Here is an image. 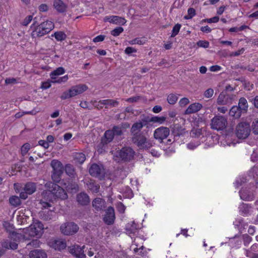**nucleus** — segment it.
Returning <instances> with one entry per match:
<instances>
[{
    "label": "nucleus",
    "instance_id": "53",
    "mask_svg": "<svg viewBox=\"0 0 258 258\" xmlns=\"http://www.w3.org/2000/svg\"><path fill=\"white\" fill-rule=\"evenodd\" d=\"M200 145V142L199 141L197 142H191L187 144V147L188 149L190 150H194L196 149L197 147H198Z\"/></svg>",
    "mask_w": 258,
    "mask_h": 258
},
{
    "label": "nucleus",
    "instance_id": "13",
    "mask_svg": "<svg viewBox=\"0 0 258 258\" xmlns=\"http://www.w3.org/2000/svg\"><path fill=\"white\" fill-rule=\"evenodd\" d=\"M105 205V200L100 198H95L92 202L93 207L97 211H103L106 207Z\"/></svg>",
    "mask_w": 258,
    "mask_h": 258
},
{
    "label": "nucleus",
    "instance_id": "43",
    "mask_svg": "<svg viewBox=\"0 0 258 258\" xmlns=\"http://www.w3.org/2000/svg\"><path fill=\"white\" fill-rule=\"evenodd\" d=\"M250 208L251 207L250 206H249L248 205L245 204H242L239 207V210H240V212L242 214L246 215L249 213Z\"/></svg>",
    "mask_w": 258,
    "mask_h": 258
},
{
    "label": "nucleus",
    "instance_id": "1",
    "mask_svg": "<svg viewBox=\"0 0 258 258\" xmlns=\"http://www.w3.org/2000/svg\"><path fill=\"white\" fill-rule=\"evenodd\" d=\"M45 188L48 190L42 193V199L40 201V204L42 208H47L51 206L49 202L51 201V197L53 196L55 198L64 200L68 198L66 191L58 184L53 182L49 181L45 183Z\"/></svg>",
    "mask_w": 258,
    "mask_h": 258
},
{
    "label": "nucleus",
    "instance_id": "19",
    "mask_svg": "<svg viewBox=\"0 0 258 258\" xmlns=\"http://www.w3.org/2000/svg\"><path fill=\"white\" fill-rule=\"evenodd\" d=\"M9 237L12 241H13V242H15L16 243L21 240H27L28 239V237L25 233L21 234L16 232H12L10 233Z\"/></svg>",
    "mask_w": 258,
    "mask_h": 258
},
{
    "label": "nucleus",
    "instance_id": "27",
    "mask_svg": "<svg viewBox=\"0 0 258 258\" xmlns=\"http://www.w3.org/2000/svg\"><path fill=\"white\" fill-rule=\"evenodd\" d=\"M53 6L59 13H63L66 11L67 6L61 0H54Z\"/></svg>",
    "mask_w": 258,
    "mask_h": 258
},
{
    "label": "nucleus",
    "instance_id": "45",
    "mask_svg": "<svg viewBox=\"0 0 258 258\" xmlns=\"http://www.w3.org/2000/svg\"><path fill=\"white\" fill-rule=\"evenodd\" d=\"M166 120V117L164 116H154L150 117L151 122H158L160 124L163 123Z\"/></svg>",
    "mask_w": 258,
    "mask_h": 258
},
{
    "label": "nucleus",
    "instance_id": "23",
    "mask_svg": "<svg viewBox=\"0 0 258 258\" xmlns=\"http://www.w3.org/2000/svg\"><path fill=\"white\" fill-rule=\"evenodd\" d=\"M203 106L199 103H195L190 104L188 108L185 111V113L186 114H189L194 113L199 111Z\"/></svg>",
    "mask_w": 258,
    "mask_h": 258
},
{
    "label": "nucleus",
    "instance_id": "2",
    "mask_svg": "<svg viewBox=\"0 0 258 258\" xmlns=\"http://www.w3.org/2000/svg\"><path fill=\"white\" fill-rule=\"evenodd\" d=\"M35 23L31 26V28L34 27L31 32L33 38L41 37L50 32L54 27V24L50 21H46L35 26Z\"/></svg>",
    "mask_w": 258,
    "mask_h": 258
},
{
    "label": "nucleus",
    "instance_id": "48",
    "mask_svg": "<svg viewBox=\"0 0 258 258\" xmlns=\"http://www.w3.org/2000/svg\"><path fill=\"white\" fill-rule=\"evenodd\" d=\"M187 13L188 15L184 17V18L186 20L190 19L196 15V11L192 8L188 9Z\"/></svg>",
    "mask_w": 258,
    "mask_h": 258
},
{
    "label": "nucleus",
    "instance_id": "60",
    "mask_svg": "<svg viewBox=\"0 0 258 258\" xmlns=\"http://www.w3.org/2000/svg\"><path fill=\"white\" fill-rule=\"evenodd\" d=\"M219 18L218 16L214 17L212 18L206 19L204 20L205 22H207L208 23H217L218 22Z\"/></svg>",
    "mask_w": 258,
    "mask_h": 258
},
{
    "label": "nucleus",
    "instance_id": "18",
    "mask_svg": "<svg viewBox=\"0 0 258 258\" xmlns=\"http://www.w3.org/2000/svg\"><path fill=\"white\" fill-rule=\"evenodd\" d=\"M239 195L240 198L245 201H251L254 199V195L252 191L246 189H243L240 190Z\"/></svg>",
    "mask_w": 258,
    "mask_h": 258
},
{
    "label": "nucleus",
    "instance_id": "7",
    "mask_svg": "<svg viewBox=\"0 0 258 258\" xmlns=\"http://www.w3.org/2000/svg\"><path fill=\"white\" fill-rule=\"evenodd\" d=\"M227 124V121L226 118L223 116L217 115L212 119L211 127L212 129L220 131L224 129Z\"/></svg>",
    "mask_w": 258,
    "mask_h": 258
},
{
    "label": "nucleus",
    "instance_id": "29",
    "mask_svg": "<svg viewBox=\"0 0 258 258\" xmlns=\"http://www.w3.org/2000/svg\"><path fill=\"white\" fill-rule=\"evenodd\" d=\"M36 190V185L35 183L29 182L26 183L24 187V190H25L29 195H32Z\"/></svg>",
    "mask_w": 258,
    "mask_h": 258
},
{
    "label": "nucleus",
    "instance_id": "25",
    "mask_svg": "<svg viewBox=\"0 0 258 258\" xmlns=\"http://www.w3.org/2000/svg\"><path fill=\"white\" fill-rule=\"evenodd\" d=\"M29 257L30 258H47V255L43 250L35 249L30 252Z\"/></svg>",
    "mask_w": 258,
    "mask_h": 258
},
{
    "label": "nucleus",
    "instance_id": "12",
    "mask_svg": "<svg viewBox=\"0 0 258 258\" xmlns=\"http://www.w3.org/2000/svg\"><path fill=\"white\" fill-rule=\"evenodd\" d=\"M85 246L81 247L79 245H74L69 247V251L71 253L78 258H85L86 255L84 253L83 249Z\"/></svg>",
    "mask_w": 258,
    "mask_h": 258
},
{
    "label": "nucleus",
    "instance_id": "8",
    "mask_svg": "<svg viewBox=\"0 0 258 258\" xmlns=\"http://www.w3.org/2000/svg\"><path fill=\"white\" fill-rule=\"evenodd\" d=\"M60 229L64 235H72L78 232L79 227L74 222H68L62 224Z\"/></svg>",
    "mask_w": 258,
    "mask_h": 258
},
{
    "label": "nucleus",
    "instance_id": "44",
    "mask_svg": "<svg viewBox=\"0 0 258 258\" xmlns=\"http://www.w3.org/2000/svg\"><path fill=\"white\" fill-rule=\"evenodd\" d=\"M178 99V96L174 94H170L167 96V101L170 104H174Z\"/></svg>",
    "mask_w": 258,
    "mask_h": 258
},
{
    "label": "nucleus",
    "instance_id": "22",
    "mask_svg": "<svg viewBox=\"0 0 258 258\" xmlns=\"http://www.w3.org/2000/svg\"><path fill=\"white\" fill-rule=\"evenodd\" d=\"M64 185L67 190L71 193H76L79 190V185L73 181L67 183H64Z\"/></svg>",
    "mask_w": 258,
    "mask_h": 258
},
{
    "label": "nucleus",
    "instance_id": "36",
    "mask_svg": "<svg viewBox=\"0 0 258 258\" xmlns=\"http://www.w3.org/2000/svg\"><path fill=\"white\" fill-rule=\"evenodd\" d=\"M65 70L63 67H59L54 70L50 73V76L52 80H55L57 78V76L64 74Z\"/></svg>",
    "mask_w": 258,
    "mask_h": 258
},
{
    "label": "nucleus",
    "instance_id": "47",
    "mask_svg": "<svg viewBox=\"0 0 258 258\" xmlns=\"http://www.w3.org/2000/svg\"><path fill=\"white\" fill-rule=\"evenodd\" d=\"M181 26V25L180 24H176L174 26L172 31V34L171 35V37H174L176 35L178 34L180 29Z\"/></svg>",
    "mask_w": 258,
    "mask_h": 258
},
{
    "label": "nucleus",
    "instance_id": "11",
    "mask_svg": "<svg viewBox=\"0 0 258 258\" xmlns=\"http://www.w3.org/2000/svg\"><path fill=\"white\" fill-rule=\"evenodd\" d=\"M115 218L114 209L112 207L110 206L106 211L103 221L107 225H112L114 222Z\"/></svg>",
    "mask_w": 258,
    "mask_h": 258
},
{
    "label": "nucleus",
    "instance_id": "37",
    "mask_svg": "<svg viewBox=\"0 0 258 258\" xmlns=\"http://www.w3.org/2000/svg\"><path fill=\"white\" fill-rule=\"evenodd\" d=\"M154 144L153 140H148L147 137L145 141L143 142L142 145H140L138 147L140 149L148 150L152 147Z\"/></svg>",
    "mask_w": 258,
    "mask_h": 258
},
{
    "label": "nucleus",
    "instance_id": "33",
    "mask_svg": "<svg viewBox=\"0 0 258 258\" xmlns=\"http://www.w3.org/2000/svg\"><path fill=\"white\" fill-rule=\"evenodd\" d=\"M74 160L76 163L82 164L86 160V156L83 153H75L74 155Z\"/></svg>",
    "mask_w": 258,
    "mask_h": 258
},
{
    "label": "nucleus",
    "instance_id": "54",
    "mask_svg": "<svg viewBox=\"0 0 258 258\" xmlns=\"http://www.w3.org/2000/svg\"><path fill=\"white\" fill-rule=\"evenodd\" d=\"M150 122H151L150 120V117L148 116L144 117L141 121H139V123L143 125V127L144 126H147L148 127V123Z\"/></svg>",
    "mask_w": 258,
    "mask_h": 258
},
{
    "label": "nucleus",
    "instance_id": "58",
    "mask_svg": "<svg viewBox=\"0 0 258 258\" xmlns=\"http://www.w3.org/2000/svg\"><path fill=\"white\" fill-rule=\"evenodd\" d=\"M33 17L32 16L29 15L27 17H26L23 21L22 22V25L25 26H27L30 22L32 20Z\"/></svg>",
    "mask_w": 258,
    "mask_h": 258
},
{
    "label": "nucleus",
    "instance_id": "32",
    "mask_svg": "<svg viewBox=\"0 0 258 258\" xmlns=\"http://www.w3.org/2000/svg\"><path fill=\"white\" fill-rule=\"evenodd\" d=\"M63 173V171H52L51 174V179L54 182L53 183L57 184L59 183L61 179V176Z\"/></svg>",
    "mask_w": 258,
    "mask_h": 258
},
{
    "label": "nucleus",
    "instance_id": "30",
    "mask_svg": "<svg viewBox=\"0 0 258 258\" xmlns=\"http://www.w3.org/2000/svg\"><path fill=\"white\" fill-rule=\"evenodd\" d=\"M242 113H244L243 111H241V109L237 106H233L229 111L230 115L234 117L235 118H239Z\"/></svg>",
    "mask_w": 258,
    "mask_h": 258
},
{
    "label": "nucleus",
    "instance_id": "6",
    "mask_svg": "<svg viewBox=\"0 0 258 258\" xmlns=\"http://www.w3.org/2000/svg\"><path fill=\"white\" fill-rule=\"evenodd\" d=\"M236 135L239 139H244L248 137L251 132L249 123L241 122L237 124L236 128Z\"/></svg>",
    "mask_w": 258,
    "mask_h": 258
},
{
    "label": "nucleus",
    "instance_id": "49",
    "mask_svg": "<svg viewBox=\"0 0 258 258\" xmlns=\"http://www.w3.org/2000/svg\"><path fill=\"white\" fill-rule=\"evenodd\" d=\"M202 134V129L194 128L191 131L190 135L193 138L199 137Z\"/></svg>",
    "mask_w": 258,
    "mask_h": 258
},
{
    "label": "nucleus",
    "instance_id": "21",
    "mask_svg": "<svg viewBox=\"0 0 258 258\" xmlns=\"http://www.w3.org/2000/svg\"><path fill=\"white\" fill-rule=\"evenodd\" d=\"M53 212L50 210L41 211L39 212V217L43 221H49L51 220L53 216Z\"/></svg>",
    "mask_w": 258,
    "mask_h": 258
},
{
    "label": "nucleus",
    "instance_id": "41",
    "mask_svg": "<svg viewBox=\"0 0 258 258\" xmlns=\"http://www.w3.org/2000/svg\"><path fill=\"white\" fill-rule=\"evenodd\" d=\"M226 94L224 92H221L218 98H217V103L219 105H223L227 104L228 102L227 98L226 99Z\"/></svg>",
    "mask_w": 258,
    "mask_h": 258
},
{
    "label": "nucleus",
    "instance_id": "42",
    "mask_svg": "<svg viewBox=\"0 0 258 258\" xmlns=\"http://www.w3.org/2000/svg\"><path fill=\"white\" fill-rule=\"evenodd\" d=\"M64 169L67 174L70 176H73L75 173V170L74 166L70 164H67L65 166Z\"/></svg>",
    "mask_w": 258,
    "mask_h": 258
},
{
    "label": "nucleus",
    "instance_id": "57",
    "mask_svg": "<svg viewBox=\"0 0 258 258\" xmlns=\"http://www.w3.org/2000/svg\"><path fill=\"white\" fill-rule=\"evenodd\" d=\"M252 130L254 134H258V120H255L253 121Z\"/></svg>",
    "mask_w": 258,
    "mask_h": 258
},
{
    "label": "nucleus",
    "instance_id": "63",
    "mask_svg": "<svg viewBox=\"0 0 258 258\" xmlns=\"http://www.w3.org/2000/svg\"><path fill=\"white\" fill-rule=\"evenodd\" d=\"M17 82L16 79L14 78H9L5 80V83L6 84H14Z\"/></svg>",
    "mask_w": 258,
    "mask_h": 258
},
{
    "label": "nucleus",
    "instance_id": "5",
    "mask_svg": "<svg viewBox=\"0 0 258 258\" xmlns=\"http://www.w3.org/2000/svg\"><path fill=\"white\" fill-rule=\"evenodd\" d=\"M24 232L27 236L40 237L43 232V225L40 222L36 223L24 230Z\"/></svg>",
    "mask_w": 258,
    "mask_h": 258
},
{
    "label": "nucleus",
    "instance_id": "28",
    "mask_svg": "<svg viewBox=\"0 0 258 258\" xmlns=\"http://www.w3.org/2000/svg\"><path fill=\"white\" fill-rule=\"evenodd\" d=\"M98 103L101 105H105L106 108H108L109 106L116 107L119 104V102L117 100L113 99L101 100L99 101Z\"/></svg>",
    "mask_w": 258,
    "mask_h": 258
},
{
    "label": "nucleus",
    "instance_id": "62",
    "mask_svg": "<svg viewBox=\"0 0 258 258\" xmlns=\"http://www.w3.org/2000/svg\"><path fill=\"white\" fill-rule=\"evenodd\" d=\"M124 52L127 54H131L132 53L137 52V50L132 47H127L125 48Z\"/></svg>",
    "mask_w": 258,
    "mask_h": 258
},
{
    "label": "nucleus",
    "instance_id": "31",
    "mask_svg": "<svg viewBox=\"0 0 258 258\" xmlns=\"http://www.w3.org/2000/svg\"><path fill=\"white\" fill-rule=\"evenodd\" d=\"M237 106L241 109V111H243L244 113H246L248 107L246 99L244 97H241L239 100Z\"/></svg>",
    "mask_w": 258,
    "mask_h": 258
},
{
    "label": "nucleus",
    "instance_id": "40",
    "mask_svg": "<svg viewBox=\"0 0 258 258\" xmlns=\"http://www.w3.org/2000/svg\"><path fill=\"white\" fill-rule=\"evenodd\" d=\"M9 202L11 205L16 207L19 206L21 204V201L17 196H12L9 199Z\"/></svg>",
    "mask_w": 258,
    "mask_h": 258
},
{
    "label": "nucleus",
    "instance_id": "24",
    "mask_svg": "<svg viewBox=\"0 0 258 258\" xmlns=\"http://www.w3.org/2000/svg\"><path fill=\"white\" fill-rule=\"evenodd\" d=\"M86 184L88 189L91 190L92 192L97 193L99 190V185L97 184L96 182L92 179L86 180Z\"/></svg>",
    "mask_w": 258,
    "mask_h": 258
},
{
    "label": "nucleus",
    "instance_id": "9",
    "mask_svg": "<svg viewBox=\"0 0 258 258\" xmlns=\"http://www.w3.org/2000/svg\"><path fill=\"white\" fill-rule=\"evenodd\" d=\"M89 173L93 177L100 178L104 176L105 170L104 167L101 164H92L89 168Z\"/></svg>",
    "mask_w": 258,
    "mask_h": 258
},
{
    "label": "nucleus",
    "instance_id": "20",
    "mask_svg": "<svg viewBox=\"0 0 258 258\" xmlns=\"http://www.w3.org/2000/svg\"><path fill=\"white\" fill-rule=\"evenodd\" d=\"M50 246L56 250H61L66 247V243L61 239H57L50 242Z\"/></svg>",
    "mask_w": 258,
    "mask_h": 258
},
{
    "label": "nucleus",
    "instance_id": "38",
    "mask_svg": "<svg viewBox=\"0 0 258 258\" xmlns=\"http://www.w3.org/2000/svg\"><path fill=\"white\" fill-rule=\"evenodd\" d=\"M111 20L112 23L119 25H124L126 23V20L124 18L117 16H111Z\"/></svg>",
    "mask_w": 258,
    "mask_h": 258
},
{
    "label": "nucleus",
    "instance_id": "56",
    "mask_svg": "<svg viewBox=\"0 0 258 258\" xmlns=\"http://www.w3.org/2000/svg\"><path fill=\"white\" fill-rule=\"evenodd\" d=\"M71 97H73V96H72L71 93H70V89L68 91L64 92L60 96V98L62 100L67 99Z\"/></svg>",
    "mask_w": 258,
    "mask_h": 258
},
{
    "label": "nucleus",
    "instance_id": "17",
    "mask_svg": "<svg viewBox=\"0 0 258 258\" xmlns=\"http://www.w3.org/2000/svg\"><path fill=\"white\" fill-rule=\"evenodd\" d=\"M125 230L131 237L132 235H136L138 233V228L134 222L127 223L125 225Z\"/></svg>",
    "mask_w": 258,
    "mask_h": 258
},
{
    "label": "nucleus",
    "instance_id": "50",
    "mask_svg": "<svg viewBox=\"0 0 258 258\" xmlns=\"http://www.w3.org/2000/svg\"><path fill=\"white\" fill-rule=\"evenodd\" d=\"M123 31V28L121 27H118L111 31V34L114 36H118Z\"/></svg>",
    "mask_w": 258,
    "mask_h": 258
},
{
    "label": "nucleus",
    "instance_id": "46",
    "mask_svg": "<svg viewBox=\"0 0 258 258\" xmlns=\"http://www.w3.org/2000/svg\"><path fill=\"white\" fill-rule=\"evenodd\" d=\"M30 149V145L29 143L24 144L21 147V152L23 156H24Z\"/></svg>",
    "mask_w": 258,
    "mask_h": 258
},
{
    "label": "nucleus",
    "instance_id": "34",
    "mask_svg": "<svg viewBox=\"0 0 258 258\" xmlns=\"http://www.w3.org/2000/svg\"><path fill=\"white\" fill-rule=\"evenodd\" d=\"M51 166L52 168V171H63V167L61 162L57 160H53L51 162Z\"/></svg>",
    "mask_w": 258,
    "mask_h": 258
},
{
    "label": "nucleus",
    "instance_id": "61",
    "mask_svg": "<svg viewBox=\"0 0 258 258\" xmlns=\"http://www.w3.org/2000/svg\"><path fill=\"white\" fill-rule=\"evenodd\" d=\"M40 243V242L39 240L38 239H35L29 242L27 245H31L34 247H37L39 246Z\"/></svg>",
    "mask_w": 258,
    "mask_h": 258
},
{
    "label": "nucleus",
    "instance_id": "3",
    "mask_svg": "<svg viewBox=\"0 0 258 258\" xmlns=\"http://www.w3.org/2000/svg\"><path fill=\"white\" fill-rule=\"evenodd\" d=\"M123 134L122 127L120 125L114 126L111 130H108L104 133L99 146L105 148V146L111 142L114 138H117Z\"/></svg>",
    "mask_w": 258,
    "mask_h": 258
},
{
    "label": "nucleus",
    "instance_id": "15",
    "mask_svg": "<svg viewBox=\"0 0 258 258\" xmlns=\"http://www.w3.org/2000/svg\"><path fill=\"white\" fill-rule=\"evenodd\" d=\"M146 137L143 132L132 135V141L133 143L137 145L138 147L142 145L143 142L146 140Z\"/></svg>",
    "mask_w": 258,
    "mask_h": 258
},
{
    "label": "nucleus",
    "instance_id": "35",
    "mask_svg": "<svg viewBox=\"0 0 258 258\" xmlns=\"http://www.w3.org/2000/svg\"><path fill=\"white\" fill-rule=\"evenodd\" d=\"M143 128V125H142L139 122L134 123L131 128V135L135 134H138L142 133L141 129Z\"/></svg>",
    "mask_w": 258,
    "mask_h": 258
},
{
    "label": "nucleus",
    "instance_id": "16",
    "mask_svg": "<svg viewBox=\"0 0 258 258\" xmlns=\"http://www.w3.org/2000/svg\"><path fill=\"white\" fill-rule=\"evenodd\" d=\"M77 201L81 205H87L90 202L89 196L84 192H80L77 196Z\"/></svg>",
    "mask_w": 258,
    "mask_h": 258
},
{
    "label": "nucleus",
    "instance_id": "4",
    "mask_svg": "<svg viewBox=\"0 0 258 258\" xmlns=\"http://www.w3.org/2000/svg\"><path fill=\"white\" fill-rule=\"evenodd\" d=\"M113 154V159L117 162H128L132 160L135 154V152L131 147L122 148L114 152Z\"/></svg>",
    "mask_w": 258,
    "mask_h": 258
},
{
    "label": "nucleus",
    "instance_id": "14",
    "mask_svg": "<svg viewBox=\"0 0 258 258\" xmlns=\"http://www.w3.org/2000/svg\"><path fill=\"white\" fill-rule=\"evenodd\" d=\"M88 89V87L85 84H79L73 86L70 89L72 96L74 97L77 95L81 94Z\"/></svg>",
    "mask_w": 258,
    "mask_h": 258
},
{
    "label": "nucleus",
    "instance_id": "10",
    "mask_svg": "<svg viewBox=\"0 0 258 258\" xmlns=\"http://www.w3.org/2000/svg\"><path fill=\"white\" fill-rule=\"evenodd\" d=\"M170 133L169 129L165 126H161L156 128L154 133V137L155 139L158 140L160 143L166 139Z\"/></svg>",
    "mask_w": 258,
    "mask_h": 258
},
{
    "label": "nucleus",
    "instance_id": "39",
    "mask_svg": "<svg viewBox=\"0 0 258 258\" xmlns=\"http://www.w3.org/2000/svg\"><path fill=\"white\" fill-rule=\"evenodd\" d=\"M51 36L54 37L55 38L59 41H63L67 38L66 34L62 31H57L53 34H52Z\"/></svg>",
    "mask_w": 258,
    "mask_h": 258
},
{
    "label": "nucleus",
    "instance_id": "55",
    "mask_svg": "<svg viewBox=\"0 0 258 258\" xmlns=\"http://www.w3.org/2000/svg\"><path fill=\"white\" fill-rule=\"evenodd\" d=\"M214 94V90L212 88H209L204 93V96L207 98H210L212 97Z\"/></svg>",
    "mask_w": 258,
    "mask_h": 258
},
{
    "label": "nucleus",
    "instance_id": "26",
    "mask_svg": "<svg viewBox=\"0 0 258 258\" xmlns=\"http://www.w3.org/2000/svg\"><path fill=\"white\" fill-rule=\"evenodd\" d=\"M3 247L6 249H16L18 248V244L15 242H13L11 240L4 239L2 241Z\"/></svg>",
    "mask_w": 258,
    "mask_h": 258
},
{
    "label": "nucleus",
    "instance_id": "64",
    "mask_svg": "<svg viewBox=\"0 0 258 258\" xmlns=\"http://www.w3.org/2000/svg\"><path fill=\"white\" fill-rule=\"evenodd\" d=\"M250 101L252 102V104L255 108H258V96H256L250 100Z\"/></svg>",
    "mask_w": 258,
    "mask_h": 258
},
{
    "label": "nucleus",
    "instance_id": "59",
    "mask_svg": "<svg viewBox=\"0 0 258 258\" xmlns=\"http://www.w3.org/2000/svg\"><path fill=\"white\" fill-rule=\"evenodd\" d=\"M189 101L188 98L184 97L181 99L179 102V105L181 107H184L188 103H189Z\"/></svg>",
    "mask_w": 258,
    "mask_h": 258
},
{
    "label": "nucleus",
    "instance_id": "51",
    "mask_svg": "<svg viewBox=\"0 0 258 258\" xmlns=\"http://www.w3.org/2000/svg\"><path fill=\"white\" fill-rule=\"evenodd\" d=\"M69 79L68 75H65L61 77L57 78L55 80H53V83H61L66 82Z\"/></svg>",
    "mask_w": 258,
    "mask_h": 258
},
{
    "label": "nucleus",
    "instance_id": "52",
    "mask_svg": "<svg viewBox=\"0 0 258 258\" xmlns=\"http://www.w3.org/2000/svg\"><path fill=\"white\" fill-rule=\"evenodd\" d=\"M197 44L199 47L205 48H208L209 46V42L206 40H199L197 42Z\"/></svg>",
    "mask_w": 258,
    "mask_h": 258
}]
</instances>
